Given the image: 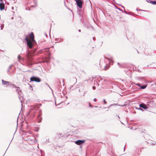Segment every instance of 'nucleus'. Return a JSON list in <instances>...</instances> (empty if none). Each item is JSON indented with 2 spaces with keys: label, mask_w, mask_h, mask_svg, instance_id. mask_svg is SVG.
<instances>
[{
  "label": "nucleus",
  "mask_w": 156,
  "mask_h": 156,
  "mask_svg": "<svg viewBox=\"0 0 156 156\" xmlns=\"http://www.w3.org/2000/svg\"><path fill=\"white\" fill-rule=\"evenodd\" d=\"M128 14L129 15H131V13H128Z\"/></svg>",
  "instance_id": "49530a36"
},
{
  "label": "nucleus",
  "mask_w": 156,
  "mask_h": 156,
  "mask_svg": "<svg viewBox=\"0 0 156 156\" xmlns=\"http://www.w3.org/2000/svg\"><path fill=\"white\" fill-rule=\"evenodd\" d=\"M46 84H47V86H48V87H49L50 88V89H51L52 91V89H51V87H50V86H49V85L47 83H46Z\"/></svg>",
  "instance_id": "4be33fe9"
},
{
  "label": "nucleus",
  "mask_w": 156,
  "mask_h": 156,
  "mask_svg": "<svg viewBox=\"0 0 156 156\" xmlns=\"http://www.w3.org/2000/svg\"><path fill=\"white\" fill-rule=\"evenodd\" d=\"M55 105L56 106H57V105H56V101H55Z\"/></svg>",
  "instance_id": "c03bdc74"
},
{
  "label": "nucleus",
  "mask_w": 156,
  "mask_h": 156,
  "mask_svg": "<svg viewBox=\"0 0 156 156\" xmlns=\"http://www.w3.org/2000/svg\"><path fill=\"white\" fill-rule=\"evenodd\" d=\"M74 80L76 81H76H77V79H76L75 78H74Z\"/></svg>",
  "instance_id": "c9c22d12"
},
{
  "label": "nucleus",
  "mask_w": 156,
  "mask_h": 156,
  "mask_svg": "<svg viewBox=\"0 0 156 156\" xmlns=\"http://www.w3.org/2000/svg\"><path fill=\"white\" fill-rule=\"evenodd\" d=\"M10 85L12 86L13 88H16V91L18 92L19 94V98L20 99V96H21V94L22 92L20 90V87H17L16 86L15 84L12 83L10 84Z\"/></svg>",
  "instance_id": "7ed1b4c3"
},
{
  "label": "nucleus",
  "mask_w": 156,
  "mask_h": 156,
  "mask_svg": "<svg viewBox=\"0 0 156 156\" xmlns=\"http://www.w3.org/2000/svg\"><path fill=\"white\" fill-rule=\"evenodd\" d=\"M125 106V105H122V106H122V107H123V106Z\"/></svg>",
  "instance_id": "a18cd8bd"
},
{
  "label": "nucleus",
  "mask_w": 156,
  "mask_h": 156,
  "mask_svg": "<svg viewBox=\"0 0 156 156\" xmlns=\"http://www.w3.org/2000/svg\"><path fill=\"white\" fill-rule=\"evenodd\" d=\"M56 41H57L58 40H57V39H56Z\"/></svg>",
  "instance_id": "603ef678"
},
{
  "label": "nucleus",
  "mask_w": 156,
  "mask_h": 156,
  "mask_svg": "<svg viewBox=\"0 0 156 156\" xmlns=\"http://www.w3.org/2000/svg\"><path fill=\"white\" fill-rule=\"evenodd\" d=\"M49 48H45L44 49L42 50V52H44L45 51H48V55L49 56L51 55V53L49 52Z\"/></svg>",
  "instance_id": "1a4fd4ad"
},
{
  "label": "nucleus",
  "mask_w": 156,
  "mask_h": 156,
  "mask_svg": "<svg viewBox=\"0 0 156 156\" xmlns=\"http://www.w3.org/2000/svg\"><path fill=\"white\" fill-rule=\"evenodd\" d=\"M31 40H30L27 35L25 36V41L27 42V44L28 47L31 48L35 41L34 39V35L33 33H31L29 35Z\"/></svg>",
  "instance_id": "f257e3e1"
},
{
  "label": "nucleus",
  "mask_w": 156,
  "mask_h": 156,
  "mask_svg": "<svg viewBox=\"0 0 156 156\" xmlns=\"http://www.w3.org/2000/svg\"><path fill=\"white\" fill-rule=\"evenodd\" d=\"M13 65H11L9 67V69L7 70V72L8 73L9 72H10V69H11V67L13 66Z\"/></svg>",
  "instance_id": "6ab92c4d"
},
{
  "label": "nucleus",
  "mask_w": 156,
  "mask_h": 156,
  "mask_svg": "<svg viewBox=\"0 0 156 156\" xmlns=\"http://www.w3.org/2000/svg\"><path fill=\"white\" fill-rule=\"evenodd\" d=\"M78 31H79V32H80V31H81L80 30V29L79 30H78Z\"/></svg>",
  "instance_id": "79ce46f5"
},
{
  "label": "nucleus",
  "mask_w": 156,
  "mask_h": 156,
  "mask_svg": "<svg viewBox=\"0 0 156 156\" xmlns=\"http://www.w3.org/2000/svg\"><path fill=\"white\" fill-rule=\"evenodd\" d=\"M155 85H156V82L155 83Z\"/></svg>",
  "instance_id": "052dcab7"
},
{
  "label": "nucleus",
  "mask_w": 156,
  "mask_h": 156,
  "mask_svg": "<svg viewBox=\"0 0 156 156\" xmlns=\"http://www.w3.org/2000/svg\"><path fill=\"white\" fill-rule=\"evenodd\" d=\"M118 64L119 65V66L120 67H122V66H121V65H120L119 64V63H118Z\"/></svg>",
  "instance_id": "c756f323"
},
{
  "label": "nucleus",
  "mask_w": 156,
  "mask_h": 156,
  "mask_svg": "<svg viewBox=\"0 0 156 156\" xmlns=\"http://www.w3.org/2000/svg\"><path fill=\"white\" fill-rule=\"evenodd\" d=\"M120 6H121L122 7H123L124 9V7L123 6L121 5H120Z\"/></svg>",
  "instance_id": "4c0bfd02"
},
{
  "label": "nucleus",
  "mask_w": 156,
  "mask_h": 156,
  "mask_svg": "<svg viewBox=\"0 0 156 156\" xmlns=\"http://www.w3.org/2000/svg\"><path fill=\"white\" fill-rule=\"evenodd\" d=\"M105 58L107 59L109 62V64L110 65H112L113 62V61L112 58H107L104 57Z\"/></svg>",
  "instance_id": "0eeeda50"
},
{
  "label": "nucleus",
  "mask_w": 156,
  "mask_h": 156,
  "mask_svg": "<svg viewBox=\"0 0 156 156\" xmlns=\"http://www.w3.org/2000/svg\"><path fill=\"white\" fill-rule=\"evenodd\" d=\"M140 79L141 80H144V78L143 77H141V78H140Z\"/></svg>",
  "instance_id": "2f4dec72"
},
{
  "label": "nucleus",
  "mask_w": 156,
  "mask_h": 156,
  "mask_svg": "<svg viewBox=\"0 0 156 156\" xmlns=\"http://www.w3.org/2000/svg\"><path fill=\"white\" fill-rule=\"evenodd\" d=\"M63 41V39L62 38H60L59 39V41H60V42H62Z\"/></svg>",
  "instance_id": "393cba45"
},
{
  "label": "nucleus",
  "mask_w": 156,
  "mask_h": 156,
  "mask_svg": "<svg viewBox=\"0 0 156 156\" xmlns=\"http://www.w3.org/2000/svg\"><path fill=\"white\" fill-rule=\"evenodd\" d=\"M79 92H80V89H79Z\"/></svg>",
  "instance_id": "5fc2aeb1"
},
{
  "label": "nucleus",
  "mask_w": 156,
  "mask_h": 156,
  "mask_svg": "<svg viewBox=\"0 0 156 156\" xmlns=\"http://www.w3.org/2000/svg\"><path fill=\"white\" fill-rule=\"evenodd\" d=\"M82 84H79V85H80Z\"/></svg>",
  "instance_id": "680f3d73"
},
{
  "label": "nucleus",
  "mask_w": 156,
  "mask_h": 156,
  "mask_svg": "<svg viewBox=\"0 0 156 156\" xmlns=\"http://www.w3.org/2000/svg\"><path fill=\"white\" fill-rule=\"evenodd\" d=\"M139 106L140 108H142L144 109H146L148 108L146 105L143 103H142L140 104L139 105Z\"/></svg>",
  "instance_id": "6e6552de"
},
{
  "label": "nucleus",
  "mask_w": 156,
  "mask_h": 156,
  "mask_svg": "<svg viewBox=\"0 0 156 156\" xmlns=\"http://www.w3.org/2000/svg\"><path fill=\"white\" fill-rule=\"evenodd\" d=\"M137 71L138 70H139V69H137Z\"/></svg>",
  "instance_id": "3c124183"
},
{
  "label": "nucleus",
  "mask_w": 156,
  "mask_h": 156,
  "mask_svg": "<svg viewBox=\"0 0 156 156\" xmlns=\"http://www.w3.org/2000/svg\"><path fill=\"white\" fill-rule=\"evenodd\" d=\"M150 2L153 5H156V1H150L149 0Z\"/></svg>",
  "instance_id": "f3484780"
},
{
  "label": "nucleus",
  "mask_w": 156,
  "mask_h": 156,
  "mask_svg": "<svg viewBox=\"0 0 156 156\" xmlns=\"http://www.w3.org/2000/svg\"><path fill=\"white\" fill-rule=\"evenodd\" d=\"M147 105L150 107H152L154 105V103L153 101H150L147 102Z\"/></svg>",
  "instance_id": "9d476101"
},
{
  "label": "nucleus",
  "mask_w": 156,
  "mask_h": 156,
  "mask_svg": "<svg viewBox=\"0 0 156 156\" xmlns=\"http://www.w3.org/2000/svg\"><path fill=\"white\" fill-rule=\"evenodd\" d=\"M73 87V86H72L71 87V88H72V87Z\"/></svg>",
  "instance_id": "8fccbe9b"
},
{
  "label": "nucleus",
  "mask_w": 156,
  "mask_h": 156,
  "mask_svg": "<svg viewBox=\"0 0 156 156\" xmlns=\"http://www.w3.org/2000/svg\"><path fill=\"white\" fill-rule=\"evenodd\" d=\"M12 9H13V7H12Z\"/></svg>",
  "instance_id": "13d9d810"
},
{
  "label": "nucleus",
  "mask_w": 156,
  "mask_h": 156,
  "mask_svg": "<svg viewBox=\"0 0 156 156\" xmlns=\"http://www.w3.org/2000/svg\"><path fill=\"white\" fill-rule=\"evenodd\" d=\"M114 2L115 1L114 0H112Z\"/></svg>",
  "instance_id": "bf43d9fd"
},
{
  "label": "nucleus",
  "mask_w": 156,
  "mask_h": 156,
  "mask_svg": "<svg viewBox=\"0 0 156 156\" xmlns=\"http://www.w3.org/2000/svg\"><path fill=\"white\" fill-rule=\"evenodd\" d=\"M26 10H27L29 11V10H30V8H26Z\"/></svg>",
  "instance_id": "b1692460"
},
{
  "label": "nucleus",
  "mask_w": 156,
  "mask_h": 156,
  "mask_svg": "<svg viewBox=\"0 0 156 156\" xmlns=\"http://www.w3.org/2000/svg\"><path fill=\"white\" fill-rule=\"evenodd\" d=\"M28 56H28V55H27V57H28Z\"/></svg>",
  "instance_id": "864d4df0"
},
{
  "label": "nucleus",
  "mask_w": 156,
  "mask_h": 156,
  "mask_svg": "<svg viewBox=\"0 0 156 156\" xmlns=\"http://www.w3.org/2000/svg\"><path fill=\"white\" fill-rule=\"evenodd\" d=\"M30 112H29L28 113H27V115H28L29 114H30Z\"/></svg>",
  "instance_id": "72a5a7b5"
},
{
  "label": "nucleus",
  "mask_w": 156,
  "mask_h": 156,
  "mask_svg": "<svg viewBox=\"0 0 156 156\" xmlns=\"http://www.w3.org/2000/svg\"><path fill=\"white\" fill-rule=\"evenodd\" d=\"M96 98H95L94 100V101H96Z\"/></svg>",
  "instance_id": "e433bc0d"
},
{
  "label": "nucleus",
  "mask_w": 156,
  "mask_h": 156,
  "mask_svg": "<svg viewBox=\"0 0 156 156\" xmlns=\"http://www.w3.org/2000/svg\"><path fill=\"white\" fill-rule=\"evenodd\" d=\"M147 87L146 85H144L143 86H141V87H140V88L142 89H144L146 88V87Z\"/></svg>",
  "instance_id": "a211bd4d"
},
{
  "label": "nucleus",
  "mask_w": 156,
  "mask_h": 156,
  "mask_svg": "<svg viewBox=\"0 0 156 156\" xmlns=\"http://www.w3.org/2000/svg\"><path fill=\"white\" fill-rule=\"evenodd\" d=\"M118 117L119 118V115L118 116Z\"/></svg>",
  "instance_id": "4d7b16f0"
},
{
  "label": "nucleus",
  "mask_w": 156,
  "mask_h": 156,
  "mask_svg": "<svg viewBox=\"0 0 156 156\" xmlns=\"http://www.w3.org/2000/svg\"><path fill=\"white\" fill-rule=\"evenodd\" d=\"M95 107H97V106H95Z\"/></svg>",
  "instance_id": "6e6d98bb"
},
{
  "label": "nucleus",
  "mask_w": 156,
  "mask_h": 156,
  "mask_svg": "<svg viewBox=\"0 0 156 156\" xmlns=\"http://www.w3.org/2000/svg\"><path fill=\"white\" fill-rule=\"evenodd\" d=\"M92 88L93 90H94L96 89V87L95 86H93Z\"/></svg>",
  "instance_id": "bb28decb"
},
{
  "label": "nucleus",
  "mask_w": 156,
  "mask_h": 156,
  "mask_svg": "<svg viewBox=\"0 0 156 156\" xmlns=\"http://www.w3.org/2000/svg\"><path fill=\"white\" fill-rule=\"evenodd\" d=\"M57 135H58V136L59 137V138H61L63 136V134L62 133H57Z\"/></svg>",
  "instance_id": "2eb2a0df"
},
{
  "label": "nucleus",
  "mask_w": 156,
  "mask_h": 156,
  "mask_svg": "<svg viewBox=\"0 0 156 156\" xmlns=\"http://www.w3.org/2000/svg\"><path fill=\"white\" fill-rule=\"evenodd\" d=\"M5 9V5L3 3H0V9L2 10Z\"/></svg>",
  "instance_id": "9b49d317"
},
{
  "label": "nucleus",
  "mask_w": 156,
  "mask_h": 156,
  "mask_svg": "<svg viewBox=\"0 0 156 156\" xmlns=\"http://www.w3.org/2000/svg\"><path fill=\"white\" fill-rule=\"evenodd\" d=\"M95 39V37H93V40H94V39Z\"/></svg>",
  "instance_id": "58836bf2"
},
{
  "label": "nucleus",
  "mask_w": 156,
  "mask_h": 156,
  "mask_svg": "<svg viewBox=\"0 0 156 156\" xmlns=\"http://www.w3.org/2000/svg\"><path fill=\"white\" fill-rule=\"evenodd\" d=\"M0 2L2 3L3 2V0H0Z\"/></svg>",
  "instance_id": "ea45409f"
},
{
  "label": "nucleus",
  "mask_w": 156,
  "mask_h": 156,
  "mask_svg": "<svg viewBox=\"0 0 156 156\" xmlns=\"http://www.w3.org/2000/svg\"><path fill=\"white\" fill-rule=\"evenodd\" d=\"M103 101H104V103L105 104H106L107 103V102L106 101H105V99H104L103 100Z\"/></svg>",
  "instance_id": "cd10ccee"
},
{
  "label": "nucleus",
  "mask_w": 156,
  "mask_h": 156,
  "mask_svg": "<svg viewBox=\"0 0 156 156\" xmlns=\"http://www.w3.org/2000/svg\"><path fill=\"white\" fill-rule=\"evenodd\" d=\"M85 141V140H78L76 141L75 143L78 145H81L83 144Z\"/></svg>",
  "instance_id": "423d86ee"
},
{
  "label": "nucleus",
  "mask_w": 156,
  "mask_h": 156,
  "mask_svg": "<svg viewBox=\"0 0 156 156\" xmlns=\"http://www.w3.org/2000/svg\"><path fill=\"white\" fill-rule=\"evenodd\" d=\"M32 64L31 63L27 64V66L29 67H31V66L32 65Z\"/></svg>",
  "instance_id": "412c9836"
},
{
  "label": "nucleus",
  "mask_w": 156,
  "mask_h": 156,
  "mask_svg": "<svg viewBox=\"0 0 156 156\" xmlns=\"http://www.w3.org/2000/svg\"><path fill=\"white\" fill-rule=\"evenodd\" d=\"M41 115V114L40 113L39 115L38 116V120L37 121L38 122H40L41 121V120L42 119V117H40Z\"/></svg>",
  "instance_id": "f8f14e48"
},
{
  "label": "nucleus",
  "mask_w": 156,
  "mask_h": 156,
  "mask_svg": "<svg viewBox=\"0 0 156 156\" xmlns=\"http://www.w3.org/2000/svg\"><path fill=\"white\" fill-rule=\"evenodd\" d=\"M2 83L3 85H6L7 83H9V82L5 81L3 80H2Z\"/></svg>",
  "instance_id": "4468645a"
},
{
  "label": "nucleus",
  "mask_w": 156,
  "mask_h": 156,
  "mask_svg": "<svg viewBox=\"0 0 156 156\" xmlns=\"http://www.w3.org/2000/svg\"><path fill=\"white\" fill-rule=\"evenodd\" d=\"M136 84L140 87H141V86H140V83H137V84Z\"/></svg>",
  "instance_id": "a878e982"
},
{
  "label": "nucleus",
  "mask_w": 156,
  "mask_h": 156,
  "mask_svg": "<svg viewBox=\"0 0 156 156\" xmlns=\"http://www.w3.org/2000/svg\"><path fill=\"white\" fill-rule=\"evenodd\" d=\"M89 107H92V106L90 105V103H89Z\"/></svg>",
  "instance_id": "7c9ffc66"
},
{
  "label": "nucleus",
  "mask_w": 156,
  "mask_h": 156,
  "mask_svg": "<svg viewBox=\"0 0 156 156\" xmlns=\"http://www.w3.org/2000/svg\"><path fill=\"white\" fill-rule=\"evenodd\" d=\"M34 3L35 5L34 6L31 5V7H30V8H31L32 7H36L37 6V2H36V1L35 0H34Z\"/></svg>",
  "instance_id": "dca6fc26"
},
{
  "label": "nucleus",
  "mask_w": 156,
  "mask_h": 156,
  "mask_svg": "<svg viewBox=\"0 0 156 156\" xmlns=\"http://www.w3.org/2000/svg\"><path fill=\"white\" fill-rule=\"evenodd\" d=\"M30 80L31 81H34L39 82L41 81V79L38 77L33 76L30 78Z\"/></svg>",
  "instance_id": "39448f33"
},
{
  "label": "nucleus",
  "mask_w": 156,
  "mask_h": 156,
  "mask_svg": "<svg viewBox=\"0 0 156 156\" xmlns=\"http://www.w3.org/2000/svg\"><path fill=\"white\" fill-rule=\"evenodd\" d=\"M76 4L80 8H82L83 2V0H75Z\"/></svg>",
  "instance_id": "20e7f679"
},
{
  "label": "nucleus",
  "mask_w": 156,
  "mask_h": 156,
  "mask_svg": "<svg viewBox=\"0 0 156 156\" xmlns=\"http://www.w3.org/2000/svg\"><path fill=\"white\" fill-rule=\"evenodd\" d=\"M118 9L119 10H120V11H121L123 12V11H122V10L118 8Z\"/></svg>",
  "instance_id": "473e14b6"
},
{
  "label": "nucleus",
  "mask_w": 156,
  "mask_h": 156,
  "mask_svg": "<svg viewBox=\"0 0 156 156\" xmlns=\"http://www.w3.org/2000/svg\"><path fill=\"white\" fill-rule=\"evenodd\" d=\"M125 13H126V14H128V13H127V12H126V11H125Z\"/></svg>",
  "instance_id": "f704fd0d"
},
{
  "label": "nucleus",
  "mask_w": 156,
  "mask_h": 156,
  "mask_svg": "<svg viewBox=\"0 0 156 156\" xmlns=\"http://www.w3.org/2000/svg\"><path fill=\"white\" fill-rule=\"evenodd\" d=\"M111 105L109 106V107H110V106H112V105Z\"/></svg>",
  "instance_id": "09e8293b"
},
{
  "label": "nucleus",
  "mask_w": 156,
  "mask_h": 156,
  "mask_svg": "<svg viewBox=\"0 0 156 156\" xmlns=\"http://www.w3.org/2000/svg\"><path fill=\"white\" fill-rule=\"evenodd\" d=\"M137 108L138 109H139L140 110H141L142 111H144V110L142 109V108Z\"/></svg>",
  "instance_id": "5701e85b"
},
{
  "label": "nucleus",
  "mask_w": 156,
  "mask_h": 156,
  "mask_svg": "<svg viewBox=\"0 0 156 156\" xmlns=\"http://www.w3.org/2000/svg\"><path fill=\"white\" fill-rule=\"evenodd\" d=\"M80 148H82V147L81 146H80Z\"/></svg>",
  "instance_id": "a19ab883"
},
{
  "label": "nucleus",
  "mask_w": 156,
  "mask_h": 156,
  "mask_svg": "<svg viewBox=\"0 0 156 156\" xmlns=\"http://www.w3.org/2000/svg\"><path fill=\"white\" fill-rule=\"evenodd\" d=\"M49 142V139H47L46 142L44 143H48Z\"/></svg>",
  "instance_id": "aec40b11"
},
{
  "label": "nucleus",
  "mask_w": 156,
  "mask_h": 156,
  "mask_svg": "<svg viewBox=\"0 0 156 156\" xmlns=\"http://www.w3.org/2000/svg\"><path fill=\"white\" fill-rule=\"evenodd\" d=\"M18 63V62H16V63L14 64H16V63Z\"/></svg>",
  "instance_id": "de8ad7c7"
},
{
  "label": "nucleus",
  "mask_w": 156,
  "mask_h": 156,
  "mask_svg": "<svg viewBox=\"0 0 156 156\" xmlns=\"http://www.w3.org/2000/svg\"><path fill=\"white\" fill-rule=\"evenodd\" d=\"M125 146L124 148V151H125Z\"/></svg>",
  "instance_id": "37998d69"
},
{
  "label": "nucleus",
  "mask_w": 156,
  "mask_h": 156,
  "mask_svg": "<svg viewBox=\"0 0 156 156\" xmlns=\"http://www.w3.org/2000/svg\"><path fill=\"white\" fill-rule=\"evenodd\" d=\"M1 30H2L3 28V27H2V25H1Z\"/></svg>",
  "instance_id": "c85d7f7f"
},
{
  "label": "nucleus",
  "mask_w": 156,
  "mask_h": 156,
  "mask_svg": "<svg viewBox=\"0 0 156 156\" xmlns=\"http://www.w3.org/2000/svg\"><path fill=\"white\" fill-rule=\"evenodd\" d=\"M18 60L19 62L21 63V60H22L23 61L24 59V58H22L21 57L20 55H18L17 57Z\"/></svg>",
  "instance_id": "ddd939ff"
},
{
  "label": "nucleus",
  "mask_w": 156,
  "mask_h": 156,
  "mask_svg": "<svg viewBox=\"0 0 156 156\" xmlns=\"http://www.w3.org/2000/svg\"><path fill=\"white\" fill-rule=\"evenodd\" d=\"M100 67L101 69L106 70L109 68V66L107 65V63L106 64L105 61L102 58L101 59L100 62Z\"/></svg>",
  "instance_id": "f03ea898"
}]
</instances>
